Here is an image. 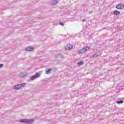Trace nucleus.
Here are the masks:
<instances>
[{
  "label": "nucleus",
  "instance_id": "nucleus-1",
  "mask_svg": "<svg viewBox=\"0 0 124 124\" xmlns=\"http://www.w3.org/2000/svg\"><path fill=\"white\" fill-rule=\"evenodd\" d=\"M88 50H90V47L89 46H86L85 47H84L82 49H80L78 50V54H84V53H86L87 51Z\"/></svg>",
  "mask_w": 124,
  "mask_h": 124
},
{
  "label": "nucleus",
  "instance_id": "nucleus-2",
  "mask_svg": "<svg viewBox=\"0 0 124 124\" xmlns=\"http://www.w3.org/2000/svg\"><path fill=\"white\" fill-rule=\"evenodd\" d=\"M25 86H26V83L16 85L14 87V90H19L21 89V88H23V87H25Z\"/></svg>",
  "mask_w": 124,
  "mask_h": 124
},
{
  "label": "nucleus",
  "instance_id": "nucleus-3",
  "mask_svg": "<svg viewBox=\"0 0 124 124\" xmlns=\"http://www.w3.org/2000/svg\"><path fill=\"white\" fill-rule=\"evenodd\" d=\"M33 122L32 120H27V119H22L19 121V123H23L26 124H31Z\"/></svg>",
  "mask_w": 124,
  "mask_h": 124
},
{
  "label": "nucleus",
  "instance_id": "nucleus-4",
  "mask_svg": "<svg viewBox=\"0 0 124 124\" xmlns=\"http://www.w3.org/2000/svg\"><path fill=\"white\" fill-rule=\"evenodd\" d=\"M65 50H71L72 49H73V45L70 44H68L66 47H65Z\"/></svg>",
  "mask_w": 124,
  "mask_h": 124
},
{
  "label": "nucleus",
  "instance_id": "nucleus-5",
  "mask_svg": "<svg viewBox=\"0 0 124 124\" xmlns=\"http://www.w3.org/2000/svg\"><path fill=\"white\" fill-rule=\"evenodd\" d=\"M116 8H117V9H119V10L124 9V4L123 3H120L116 6Z\"/></svg>",
  "mask_w": 124,
  "mask_h": 124
},
{
  "label": "nucleus",
  "instance_id": "nucleus-6",
  "mask_svg": "<svg viewBox=\"0 0 124 124\" xmlns=\"http://www.w3.org/2000/svg\"><path fill=\"white\" fill-rule=\"evenodd\" d=\"M38 77H39V75H38V73H36L35 74V76H33L31 78V79L33 80L36 79V78H38Z\"/></svg>",
  "mask_w": 124,
  "mask_h": 124
},
{
  "label": "nucleus",
  "instance_id": "nucleus-7",
  "mask_svg": "<svg viewBox=\"0 0 124 124\" xmlns=\"http://www.w3.org/2000/svg\"><path fill=\"white\" fill-rule=\"evenodd\" d=\"M121 12H120V11H115L113 12V14L114 15H119V14H120Z\"/></svg>",
  "mask_w": 124,
  "mask_h": 124
},
{
  "label": "nucleus",
  "instance_id": "nucleus-8",
  "mask_svg": "<svg viewBox=\"0 0 124 124\" xmlns=\"http://www.w3.org/2000/svg\"><path fill=\"white\" fill-rule=\"evenodd\" d=\"M32 50H33V47H28L26 48V50L27 51H32Z\"/></svg>",
  "mask_w": 124,
  "mask_h": 124
},
{
  "label": "nucleus",
  "instance_id": "nucleus-9",
  "mask_svg": "<svg viewBox=\"0 0 124 124\" xmlns=\"http://www.w3.org/2000/svg\"><path fill=\"white\" fill-rule=\"evenodd\" d=\"M116 103H117V104H123V103H124V101L121 100L120 101H117Z\"/></svg>",
  "mask_w": 124,
  "mask_h": 124
},
{
  "label": "nucleus",
  "instance_id": "nucleus-10",
  "mask_svg": "<svg viewBox=\"0 0 124 124\" xmlns=\"http://www.w3.org/2000/svg\"><path fill=\"white\" fill-rule=\"evenodd\" d=\"M101 55V54H94L93 55V58H97V57H99Z\"/></svg>",
  "mask_w": 124,
  "mask_h": 124
},
{
  "label": "nucleus",
  "instance_id": "nucleus-11",
  "mask_svg": "<svg viewBox=\"0 0 124 124\" xmlns=\"http://www.w3.org/2000/svg\"><path fill=\"white\" fill-rule=\"evenodd\" d=\"M82 64H84V62L81 61L78 63V65H82Z\"/></svg>",
  "mask_w": 124,
  "mask_h": 124
},
{
  "label": "nucleus",
  "instance_id": "nucleus-12",
  "mask_svg": "<svg viewBox=\"0 0 124 124\" xmlns=\"http://www.w3.org/2000/svg\"><path fill=\"white\" fill-rule=\"evenodd\" d=\"M51 69H48L46 71V74H49V73H50V72L51 71Z\"/></svg>",
  "mask_w": 124,
  "mask_h": 124
},
{
  "label": "nucleus",
  "instance_id": "nucleus-13",
  "mask_svg": "<svg viewBox=\"0 0 124 124\" xmlns=\"http://www.w3.org/2000/svg\"><path fill=\"white\" fill-rule=\"evenodd\" d=\"M57 3H58V1H54L52 3V4L55 5V4H57Z\"/></svg>",
  "mask_w": 124,
  "mask_h": 124
},
{
  "label": "nucleus",
  "instance_id": "nucleus-14",
  "mask_svg": "<svg viewBox=\"0 0 124 124\" xmlns=\"http://www.w3.org/2000/svg\"><path fill=\"white\" fill-rule=\"evenodd\" d=\"M2 66H3V65L2 64H0V68H1V67H2Z\"/></svg>",
  "mask_w": 124,
  "mask_h": 124
},
{
  "label": "nucleus",
  "instance_id": "nucleus-15",
  "mask_svg": "<svg viewBox=\"0 0 124 124\" xmlns=\"http://www.w3.org/2000/svg\"><path fill=\"white\" fill-rule=\"evenodd\" d=\"M82 22H86V19H82Z\"/></svg>",
  "mask_w": 124,
  "mask_h": 124
},
{
  "label": "nucleus",
  "instance_id": "nucleus-16",
  "mask_svg": "<svg viewBox=\"0 0 124 124\" xmlns=\"http://www.w3.org/2000/svg\"><path fill=\"white\" fill-rule=\"evenodd\" d=\"M60 25H62V23H60Z\"/></svg>",
  "mask_w": 124,
  "mask_h": 124
},
{
  "label": "nucleus",
  "instance_id": "nucleus-17",
  "mask_svg": "<svg viewBox=\"0 0 124 124\" xmlns=\"http://www.w3.org/2000/svg\"><path fill=\"white\" fill-rule=\"evenodd\" d=\"M63 25H64L63 23H62V26H63Z\"/></svg>",
  "mask_w": 124,
  "mask_h": 124
}]
</instances>
